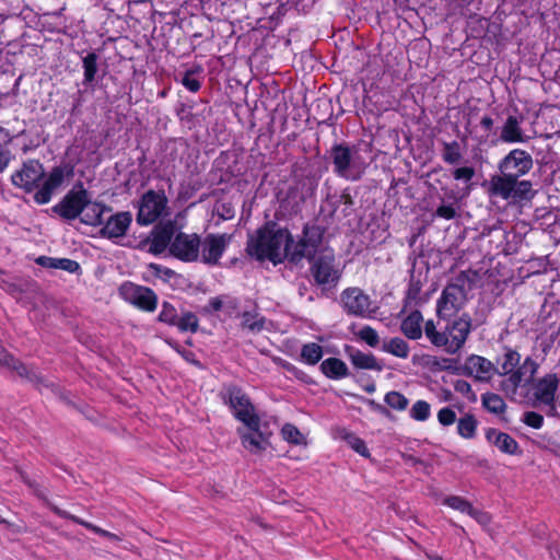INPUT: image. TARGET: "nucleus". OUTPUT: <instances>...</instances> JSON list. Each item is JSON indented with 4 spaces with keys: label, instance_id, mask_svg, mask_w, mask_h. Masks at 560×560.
Here are the masks:
<instances>
[{
    "label": "nucleus",
    "instance_id": "680f3d73",
    "mask_svg": "<svg viewBox=\"0 0 560 560\" xmlns=\"http://www.w3.org/2000/svg\"><path fill=\"white\" fill-rule=\"evenodd\" d=\"M433 560H441V559H439V558H434Z\"/></svg>",
    "mask_w": 560,
    "mask_h": 560
},
{
    "label": "nucleus",
    "instance_id": "2eb2a0df",
    "mask_svg": "<svg viewBox=\"0 0 560 560\" xmlns=\"http://www.w3.org/2000/svg\"><path fill=\"white\" fill-rule=\"evenodd\" d=\"M533 167L532 156L521 149L512 150L500 163L499 170L502 174L518 177L527 174Z\"/></svg>",
    "mask_w": 560,
    "mask_h": 560
},
{
    "label": "nucleus",
    "instance_id": "5701e85b",
    "mask_svg": "<svg viewBox=\"0 0 560 560\" xmlns=\"http://www.w3.org/2000/svg\"><path fill=\"white\" fill-rule=\"evenodd\" d=\"M422 322L421 313L415 311L401 322V331L409 339H419L422 336Z\"/></svg>",
    "mask_w": 560,
    "mask_h": 560
},
{
    "label": "nucleus",
    "instance_id": "13d9d810",
    "mask_svg": "<svg viewBox=\"0 0 560 560\" xmlns=\"http://www.w3.org/2000/svg\"><path fill=\"white\" fill-rule=\"evenodd\" d=\"M509 381L516 387L521 382V375L518 372L511 374Z\"/></svg>",
    "mask_w": 560,
    "mask_h": 560
},
{
    "label": "nucleus",
    "instance_id": "de8ad7c7",
    "mask_svg": "<svg viewBox=\"0 0 560 560\" xmlns=\"http://www.w3.org/2000/svg\"><path fill=\"white\" fill-rule=\"evenodd\" d=\"M438 420L442 425H451L456 420V413L451 408L444 407L438 412Z\"/></svg>",
    "mask_w": 560,
    "mask_h": 560
},
{
    "label": "nucleus",
    "instance_id": "ea45409f",
    "mask_svg": "<svg viewBox=\"0 0 560 560\" xmlns=\"http://www.w3.org/2000/svg\"><path fill=\"white\" fill-rule=\"evenodd\" d=\"M84 79L92 82L97 71V57L95 54H89L83 58Z\"/></svg>",
    "mask_w": 560,
    "mask_h": 560
},
{
    "label": "nucleus",
    "instance_id": "a19ab883",
    "mask_svg": "<svg viewBox=\"0 0 560 560\" xmlns=\"http://www.w3.org/2000/svg\"><path fill=\"white\" fill-rule=\"evenodd\" d=\"M183 331H196L198 328V319L192 313L183 314L175 324Z\"/></svg>",
    "mask_w": 560,
    "mask_h": 560
},
{
    "label": "nucleus",
    "instance_id": "1a4fd4ad",
    "mask_svg": "<svg viewBox=\"0 0 560 560\" xmlns=\"http://www.w3.org/2000/svg\"><path fill=\"white\" fill-rule=\"evenodd\" d=\"M322 249H329L323 246V231L315 225L306 226L303 238L296 244L291 243V259L298 260L303 257L312 259L320 255Z\"/></svg>",
    "mask_w": 560,
    "mask_h": 560
},
{
    "label": "nucleus",
    "instance_id": "e433bc0d",
    "mask_svg": "<svg viewBox=\"0 0 560 560\" xmlns=\"http://www.w3.org/2000/svg\"><path fill=\"white\" fill-rule=\"evenodd\" d=\"M430 415L431 407L424 400H417L410 409V417L416 421H425L429 419Z\"/></svg>",
    "mask_w": 560,
    "mask_h": 560
},
{
    "label": "nucleus",
    "instance_id": "58836bf2",
    "mask_svg": "<svg viewBox=\"0 0 560 560\" xmlns=\"http://www.w3.org/2000/svg\"><path fill=\"white\" fill-rule=\"evenodd\" d=\"M147 275L156 279H161L165 282L171 281L175 277V272L171 269L164 268L160 265L150 264L147 268Z\"/></svg>",
    "mask_w": 560,
    "mask_h": 560
},
{
    "label": "nucleus",
    "instance_id": "2f4dec72",
    "mask_svg": "<svg viewBox=\"0 0 560 560\" xmlns=\"http://www.w3.org/2000/svg\"><path fill=\"white\" fill-rule=\"evenodd\" d=\"M323 357V349L315 342L306 343L302 347L301 359L303 362L314 365Z\"/></svg>",
    "mask_w": 560,
    "mask_h": 560
},
{
    "label": "nucleus",
    "instance_id": "72a5a7b5",
    "mask_svg": "<svg viewBox=\"0 0 560 560\" xmlns=\"http://www.w3.org/2000/svg\"><path fill=\"white\" fill-rule=\"evenodd\" d=\"M385 404L394 410L404 411L409 405L408 398L397 390L388 392L384 397Z\"/></svg>",
    "mask_w": 560,
    "mask_h": 560
},
{
    "label": "nucleus",
    "instance_id": "bb28decb",
    "mask_svg": "<svg viewBox=\"0 0 560 560\" xmlns=\"http://www.w3.org/2000/svg\"><path fill=\"white\" fill-rule=\"evenodd\" d=\"M352 364L358 369L381 371L382 364L371 353L355 350L350 354Z\"/></svg>",
    "mask_w": 560,
    "mask_h": 560
},
{
    "label": "nucleus",
    "instance_id": "09e8293b",
    "mask_svg": "<svg viewBox=\"0 0 560 560\" xmlns=\"http://www.w3.org/2000/svg\"><path fill=\"white\" fill-rule=\"evenodd\" d=\"M523 420L528 427H532L534 429L541 428L544 423L542 416L534 411L525 412Z\"/></svg>",
    "mask_w": 560,
    "mask_h": 560
},
{
    "label": "nucleus",
    "instance_id": "7c9ffc66",
    "mask_svg": "<svg viewBox=\"0 0 560 560\" xmlns=\"http://www.w3.org/2000/svg\"><path fill=\"white\" fill-rule=\"evenodd\" d=\"M242 326L252 332H258L265 327V318L256 311L244 312L242 315Z\"/></svg>",
    "mask_w": 560,
    "mask_h": 560
},
{
    "label": "nucleus",
    "instance_id": "864d4df0",
    "mask_svg": "<svg viewBox=\"0 0 560 560\" xmlns=\"http://www.w3.org/2000/svg\"><path fill=\"white\" fill-rule=\"evenodd\" d=\"M436 214L443 219L450 220L455 217V209L452 206H441L438 208Z\"/></svg>",
    "mask_w": 560,
    "mask_h": 560
},
{
    "label": "nucleus",
    "instance_id": "f704fd0d",
    "mask_svg": "<svg viewBox=\"0 0 560 560\" xmlns=\"http://www.w3.org/2000/svg\"><path fill=\"white\" fill-rule=\"evenodd\" d=\"M281 435L284 441L292 444H305L306 439L304 434L293 424L287 423L281 429Z\"/></svg>",
    "mask_w": 560,
    "mask_h": 560
},
{
    "label": "nucleus",
    "instance_id": "a878e982",
    "mask_svg": "<svg viewBox=\"0 0 560 560\" xmlns=\"http://www.w3.org/2000/svg\"><path fill=\"white\" fill-rule=\"evenodd\" d=\"M322 372L329 378H342L348 375V368L343 361L337 358H328L320 364Z\"/></svg>",
    "mask_w": 560,
    "mask_h": 560
},
{
    "label": "nucleus",
    "instance_id": "49530a36",
    "mask_svg": "<svg viewBox=\"0 0 560 560\" xmlns=\"http://www.w3.org/2000/svg\"><path fill=\"white\" fill-rule=\"evenodd\" d=\"M505 360L502 364V370L504 373H511L513 369L520 362V354L515 351H508L505 353Z\"/></svg>",
    "mask_w": 560,
    "mask_h": 560
},
{
    "label": "nucleus",
    "instance_id": "cd10ccee",
    "mask_svg": "<svg viewBox=\"0 0 560 560\" xmlns=\"http://www.w3.org/2000/svg\"><path fill=\"white\" fill-rule=\"evenodd\" d=\"M382 348L385 352L400 359H407L409 355L408 343L399 337H394L384 341Z\"/></svg>",
    "mask_w": 560,
    "mask_h": 560
},
{
    "label": "nucleus",
    "instance_id": "9b49d317",
    "mask_svg": "<svg viewBox=\"0 0 560 560\" xmlns=\"http://www.w3.org/2000/svg\"><path fill=\"white\" fill-rule=\"evenodd\" d=\"M119 295L136 307L152 312L156 307L158 299L155 293L145 287L137 285L132 282H125L119 288Z\"/></svg>",
    "mask_w": 560,
    "mask_h": 560
},
{
    "label": "nucleus",
    "instance_id": "5fc2aeb1",
    "mask_svg": "<svg viewBox=\"0 0 560 560\" xmlns=\"http://www.w3.org/2000/svg\"><path fill=\"white\" fill-rule=\"evenodd\" d=\"M444 159L448 163H455L459 159V153L454 148H452L451 145H447L446 147V152L444 154Z\"/></svg>",
    "mask_w": 560,
    "mask_h": 560
},
{
    "label": "nucleus",
    "instance_id": "7ed1b4c3",
    "mask_svg": "<svg viewBox=\"0 0 560 560\" xmlns=\"http://www.w3.org/2000/svg\"><path fill=\"white\" fill-rule=\"evenodd\" d=\"M230 405L236 419L252 432L243 436V444L249 452H266L268 438L259 431V419L249 400L240 392L230 395Z\"/></svg>",
    "mask_w": 560,
    "mask_h": 560
},
{
    "label": "nucleus",
    "instance_id": "423d86ee",
    "mask_svg": "<svg viewBox=\"0 0 560 560\" xmlns=\"http://www.w3.org/2000/svg\"><path fill=\"white\" fill-rule=\"evenodd\" d=\"M340 303L347 314L362 318H372L378 310L376 302L357 287L343 290L340 294Z\"/></svg>",
    "mask_w": 560,
    "mask_h": 560
},
{
    "label": "nucleus",
    "instance_id": "4d7b16f0",
    "mask_svg": "<svg viewBox=\"0 0 560 560\" xmlns=\"http://www.w3.org/2000/svg\"><path fill=\"white\" fill-rule=\"evenodd\" d=\"M527 366L530 369L532 375L536 373L537 364L533 360H530V359L525 360L524 368H527Z\"/></svg>",
    "mask_w": 560,
    "mask_h": 560
},
{
    "label": "nucleus",
    "instance_id": "b1692460",
    "mask_svg": "<svg viewBox=\"0 0 560 560\" xmlns=\"http://www.w3.org/2000/svg\"><path fill=\"white\" fill-rule=\"evenodd\" d=\"M489 442L494 444L499 452L513 454L516 451L517 444L509 434L492 430L487 435Z\"/></svg>",
    "mask_w": 560,
    "mask_h": 560
},
{
    "label": "nucleus",
    "instance_id": "0eeeda50",
    "mask_svg": "<svg viewBox=\"0 0 560 560\" xmlns=\"http://www.w3.org/2000/svg\"><path fill=\"white\" fill-rule=\"evenodd\" d=\"M332 159L337 173L350 179H357L366 166V160L358 149L335 147Z\"/></svg>",
    "mask_w": 560,
    "mask_h": 560
},
{
    "label": "nucleus",
    "instance_id": "6ab92c4d",
    "mask_svg": "<svg viewBox=\"0 0 560 560\" xmlns=\"http://www.w3.org/2000/svg\"><path fill=\"white\" fill-rule=\"evenodd\" d=\"M559 385L557 374H547L539 378L534 385V396L541 405L553 406L555 395Z\"/></svg>",
    "mask_w": 560,
    "mask_h": 560
},
{
    "label": "nucleus",
    "instance_id": "f03ea898",
    "mask_svg": "<svg viewBox=\"0 0 560 560\" xmlns=\"http://www.w3.org/2000/svg\"><path fill=\"white\" fill-rule=\"evenodd\" d=\"M292 235L276 223L269 222L257 230L247 243V252L258 260L268 259L275 265L291 258Z\"/></svg>",
    "mask_w": 560,
    "mask_h": 560
},
{
    "label": "nucleus",
    "instance_id": "f8f14e48",
    "mask_svg": "<svg viewBox=\"0 0 560 560\" xmlns=\"http://www.w3.org/2000/svg\"><path fill=\"white\" fill-rule=\"evenodd\" d=\"M89 195L82 186L72 188L52 209L60 217L74 220L80 217L84 203L88 202Z\"/></svg>",
    "mask_w": 560,
    "mask_h": 560
},
{
    "label": "nucleus",
    "instance_id": "a211bd4d",
    "mask_svg": "<svg viewBox=\"0 0 560 560\" xmlns=\"http://www.w3.org/2000/svg\"><path fill=\"white\" fill-rule=\"evenodd\" d=\"M132 222V214L129 211H121L110 215L104 221L101 234L107 238H118L126 234Z\"/></svg>",
    "mask_w": 560,
    "mask_h": 560
},
{
    "label": "nucleus",
    "instance_id": "f257e3e1",
    "mask_svg": "<svg viewBox=\"0 0 560 560\" xmlns=\"http://www.w3.org/2000/svg\"><path fill=\"white\" fill-rule=\"evenodd\" d=\"M69 173L63 167H55L45 175L43 165L36 160H30L11 175L12 184L24 190L33 192L34 200L38 205L48 203L56 190H58Z\"/></svg>",
    "mask_w": 560,
    "mask_h": 560
},
{
    "label": "nucleus",
    "instance_id": "4be33fe9",
    "mask_svg": "<svg viewBox=\"0 0 560 560\" xmlns=\"http://www.w3.org/2000/svg\"><path fill=\"white\" fill-rule=\"evenodd\" d=\"M173 231L171 228L156 229L149 240V250L153 254H161L167 247L171 248Z\"/></svg>",
    "mask_w": 560,
    "mask_h": 560
},
{
    "label": "nucleus",
    "instance_id": "c03bdc74",
    "mask_svg": "<svg viewBox=\"0 0 560 560\" xmlns=\"http://www.w3.org/2000/svg\"><path fill=\"white\" fill-rule=\"evenodd\" d=\"M345 443L355 453L364 455L366 447L364 442L353 434H346Z\"/></svg>",
    "mask_w": 560,
    "mask_h": 560
},
{
    "label": "nucleus",
    "instance_id": "3c124183",
    "mask_svg": "<svg viewBox=\"0 0 560 560\" xmlns=\"http://www.w3.org/2000/svg\"><path fill=\"white\" fill-rule=\"evenodd\" d=\"M454 175V178L457 179V180H464V182H469L474 175H475V171L472 167H459V168H456L453 173Z\"/></svg>",
    "mask_w": 560,
    "mask_h": 560
},
{
    "label": "nucleus",
    "instance_id": "9d476101",
    "mask_svg": "<svg viewBox=\"0 0 560 560\" xmlns=\"http://www.w3.org/2000/svg\"><path fill=\"white\" fill-rule=\"evenodd\" d=\"M312 273L318 284H332L338 281L340 273L331 249H322L320 255L312 258Z\"/></svg>",
    "mask_w": 560,
    "mask_h": 560
},
{
    "label": "nucleus",
    "instance_id": "c9c22d12",
    "mask_svg": "<svg viewBox=\"0 0 560 560\" xmlns=\"http://www.w3.org/2000/svg\"><path fill=\"white\" fill-rule=\"evenodd\" d=\"M12 137L8 130L0 127V173L9 165L11 154L3 149L11 141Z\"/></svg>",
    "mask_w": 560,
    "mask_h": 560
},
{
    "label": "nucleus",
    "instance_id": "6e6552de",
    "mask_svg": "<svg viewBox=\"0 0 560 560\" xmlns=\"http://www.w3.org/2000/svg\"><path fill=\"white\" fill-rule=\"evenodd\" d=\"M167 198L164 192L147 191L140 199L137 213V222L140 225H149L166 214Z\"/></svg>",
    "mask_w": 560,
    "mask_h": 560
},
{
    "label": "nucleus",
    "instance_id": "79ce46f5",
    "mask_svg": "<svg viewBox=\"0 0 560 560\" xmlns=\"http://www.w3.org/2000/svg\"><path fill=\"white\" fill-rule=\"evenodd\" d=\"M358 337L365 341L370 347H376L380 342L378 334L370 326H364L358 331Z\"/></svg>",
    "mask_w": 560,
    "mask_h": 560
},
{
    "label": "nucleus",
    "instance_id": "393cba45",
    "mask_svg": "<svg viewBox=\"0 0 560 560\" xmlns=\"http://www.w3.org/2000/svg\"><path fill=\"white\" fill-rule=\"evenodd\" d=\"M0 365L13 369L18 372L19 375L24 376L28 380H32V381L38 380V375L35 373V371L30 370L26 365L19 362L14 358H12L1 347H0Z\"/></svg>",
    "mask_w": 560,
    "mask_h": 560
},
{
    "label": "nucleus",
    "instance_id": "4468645a",
    "mask_svg": "<svg viewBox=\"0 0 560 560\" xmlns=\"http://www.w3.org/2000/svg\"><path fill=\"white\" fill-rule=\"evenodd\" d=\"M200 238L196 234H177L172 243L170 253L184 261H196L199 258Z\"/></svg>",
    "mask_w": 560,
    "mask_h": 560
},
{
    "label": "nucleus",
    "instance_id": "39448f33",
    "mask_svg": "<svg viewBox=\"0 0 560 560\" xmlns=\"http://www.w3.org/2000/svg\"><path fill=\"white\" fill-rule=\"evenodd\" d=\"M489 194L504 200H523L533 196L529 180H518L506 174L494 175L489 180Z\"/></svg>",
    "mask_w": 560,
    "mask_h": 560
},
{
    "label": "nucleus",
    "instance_id": "bf43d9fd",
    "mask_svg": "<svg viewBox=\"0 0 560 560\" xmlns=\"http://www.w3.org/2000/svg\"><path fill=\"white\" fill-rule=\"evenodd\" d=\"M481 124L485 127L489 128L492 125V119L490 117H483L482 120H481Z\"/></svg>",
    "mask_w": 560,
    "mask_h": 560
},
{
    "label": "nucleus",
    "instance_id": "a18cd8bd",
    "mask_svg": "<svg viewBox=\"0 0 560 560\" xmlns=\"http://www.w3.org/2000/svg\"><path fill=\"white\" fill-rule=\"evenodd\" d=\"M183 85L190 92H197L200 89V81L194 71H187L182 78Z\"/></svg>",
    "mask_w": 560,
    "mask_h": 560
},
{
    "label": "nucleus",
    "instance_id": "412c9836",
    "mask_svg": "<svg viewBox=\"0 0 560 560\" xmlns=\"http://www.w3.org/2000/svg\"><path fill=\"white\" fill-rule=\"evenodd\" d=\"M500 138L506 143L525 142L526 137L521 128V120L515 116H509L502 127Z\"/></svg>",
    "mask_w": 560,
    "mask_h": 560
},
{
    "label": "nucleus",
    "instance_id": "f3484780",
    "mask_svg": "<svg viewBox=\"0 0 560 560\" xmlns=\"http://www.w3.org/2000/svg\"><path fill=\"white\" fill-rule=\"evenodd\" d=\"M460 373L480 382L489 381L495 373V366L488 359L470 354L460 366Z\"/></svg>",
    "mask_w": 560,
    "mask_h": 560
},
{
    "label": "nucleus",
    "instance_id": "dca6fc26",
    "mask_svg": "<svg viewBox=\"0 0 560 560\" xmlns=\"http://www.w3.org/2000/svg\"><path fill=\"white\" fill-rule=\"evenodd\" d=\"M465 303V293L458 285L446 287L438 301V315L441 318L454 316Z\"/></svg>",
    "mask_w": 560,
    "mask_h": 560
},
{
    "label": "nucleus",
    "instance_id": "473e14b6",
    "mask_svg": "<svg viewBox=\"0 0 560 560\" xmlns=\"http://www.w3.org/2000/svg\"><path fill=\"white\" fill-rule=\"evenodd\" d=\"M476 429L477 421L471 415H465L457 421V432L462 438H472L476 433Z\"/></svg>",
    "mask_w": 560,
    "mask_h": 560
},
{
    "label": "nucleus",
    "instance_id": "8fccbe9b",
    "mask_svg": "<svg viewBox=\"0 0 560 560\" xmlns=\"http://www.w3.org/2000/svg\"><path fill=\"white\" fill-rule=\"evenodd\" d=\"M159 317H160V320H162V322H165L168 324H175V320H176L175 310L168 304H163V307H162V311H161Z\"/></svg>",
    "mask_w": 560,
    "mask_h": 560
},
{
    "label": "nucleus",
    "instance_id": "aec40b11",
    "mask_svg": "<svg viewBox=\"0 0 560 560\" xmlns=\"http://www.w3.org/2000/svg\"><path fill=\"white\" fill-rule=\"evenodd\" d=\"M109 211L110 208H108L103 202L92 200L91 196L89 195L88 202L84 203L79 219L83 224L90 226H101L104 223V214L108 213Z\"/></svg>",
    "mask_w": 560,
    "mask_h": 560
},
{
    "label": "nucleus",
    "instance_id": "c85d7f7f",
    "mask_svg": "<svg viewBox=\"0 0 560 560\" xmlns=\"http://www.w3.org/2000/svg\"><path fill=\"white\" fill-rule=\"evenodd\" d=\"M37 261L42 266L66 270L71 273L77 272L80 269V265L77 261L67 258L56 259L49 257H39Z\"/></svg>",
    "mask_w": 560,
    "mask_h": 560
},
{
    "label": "nucleus",
    "instance_id": "052dcab7",
    "mask_svg": "<svg viewBox=\"0 0 560 560\" xmlns=\"http://www.w3.org/2000/svg\"><path fill=\"white\" fill-rule=\"evenodd\" d=\"M432 495H433L434 498H436V499H440V497H441V495H440L439 493H436V492L432 493Z\"/></svg>",
    "mask_w": 560,
    "mask_h": 560
},
{
    "label": "nucleus",
    "instance_id": "c756f323",
    "mask_svg": "<svg viewBox=\"0 0 560 560\" xmlns=\"http://www.w3.org/2000/svg\"><path fill=\"white\" fill-rule=\"evenodd\" d=\"M441 503L448 506L452 510L468 515L471 512V509L474 508L469 501L459 495H444L441 498Z\"/></svg>",
    "mask_w": 560,
    "mask_h": 560
},
{
    "label": "nucleus",
    "instance_id": "6e6d98bb",
    "mask_svg": "<svg viewBox=\"0 0 560 560\" xmlns=\"http://www.w3.org/2000/svg\"><path fill=\"white\" fill-rule=\"evenodd\" d=\"M224 304V299L223 298H213L211 301H210V306L213 311H219L222 308Z\"/></svg>",
    "mask_w": 560,
    "mask_h": 560
},
{
    "label": "nucleus",
    "instance_id": "ddd939ff",
    "mask_svg": "<svg viewBox=\"0 0 560 560\" xmlns=\"http://www.w3.org/2000/svg\"><path fill=\"white\" fill-rule=\"evenodd\" d=\"M231 242L228 234H209L200 240L199 260L207 265H215L219 262L223 253Z\"/></svg>",
    "mask_w": 560,
    "mask_h": 560
},
{
    "label": "nucleus",
    "instance_id": "4c0bfd02",
    "mask_svg": "<svg viewBox=\"0 0 560 560\" xmlns=\"http://www.w3.org/2000/svg\"><path fill=\"white\" fill-rule=\"evenodd\" d=\"M483 406L493 413H501L504 411V400L497 394H486L482 397Z\"/></svg>",
    "mask_w": 560,
    "mask_h": 560
},
{
    "label": "nucleus",
    "instance_id": "20e7f679",
    "mask_svg": "<svg viewBox=\"0 0 560 560\" xmlns=\"http://www.w3.org/2000/svg\"><path fill=\"white\" fill-rule=\"evenodd\" d=\"M471 329L468 316H462L445 327L444 331H438L434 323H425L424 332L428 339L436 347H442L447 353H456L466 342Z\"/></svg>",
    "mask_w": 560,
    "mask_h": 560
},
{
    "label": "nucleus",
    "instance_id": "603ef678",
    "mask_svg": "<svg viewBox=\"0 0 560 560\" xmlns=\"http://www.w3.org/2000/svg\"><path fill=\"white\" fill-rule=\"evenodd\" d=\"M469 516L476 520L483 527L488 526L491 522V516L487 512L479 511L476 508L471 509Z\"/></svg>",
    "mask_w": 560,
    "mask_h": 560
},
{
    "label": "nucleus",
    "instance_id": "37998d69",
    "mask_svg": "<svg viewBox=\"0 0 560 560\" xmlns=\"http://www.w3.org/2000/svg\"><path fill=\"white\" fill-rule=\"evenodd\" d=\"M77 522L79 524H81L82 526H84L85 528L92 530L93 533L97 534V535H101L103 537H106L108 540L113 541V542H118L120 541V537L116 534H113L110 532H107L92 523H89L86 521H83V520H77Z\"/></svg>",
    "mask_w": 560,
    "mask_h": 560
}]
</instances>
